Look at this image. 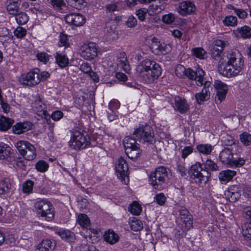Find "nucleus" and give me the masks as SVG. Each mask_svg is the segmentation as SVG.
<instances>
[{"mask_svg":"<svg viewBox=\"0 0 251 251\" xmlns=\"http://www.w3.org/2000/svg\"><path fill=\"white\" fill-rule=\"evenodd\" d=\"M204 72L202 69L198 68L195 71L190 68L184 70L185 75L190 79L195 80L196 83L198 86H202L203 84V75Z\"/></svg>","mask_w":251,"mask_h":251,"instance_id":"14","label":"nucleus"},{"mask_svg":"<svg viewBox=\"0 0 251 251\" xmlns=\"http://www.w3.org/2000/svg\"><path fill=\"white\" fill-rule=\"evenodd\" d=\"M21 0H8L6 6L7 10L11 15H15L18 13Z\"/></svg>","mask_w":251,"mask_h":251,"instance_id":"27","label":"nucleus"},{"mask_svg":"<svg viewBox=\"0 0 251 251\" xmlns=\"http://www.w3.org/2000/svg\"><path fill=\"white\" fill-rule=\"evenodd\" d=\"M116 27V24L114 22L110 23L106 25L107 37L109 40H114L118 38Z\"/></svg>","mask_w":251,"mask_h":251,"instance_id":"28","label":"nucleus"},{"mask_svg":"<svg viewBox=\"0 0 251 251\" xmlns=\"http://www.w3.org/2000/svg\"><path fill=\"white\" fill-rule=\"evenodd\" d=\"M226 57L227 61L226 64L220 65L218 70L224 76H235L238 75L243 68L244 61L238 52L228 53Z\"/></svg>","mask_w":251,"mask_h":251,"instance_id":"2","label":"nucleus"},{"mask_svg":"<svg viewBox=\"0 0 251 251\" xmlns=\"http://www.w3.org/2000/svg\"><path fill=\"white\" fill-rule=\"evenodd\" d=\"M193 54L200 59L204 58V55L206 54L205 50L201 48H196L193 49Z\"/></svg>","mask_w":251,"mask_h":251,"instance_id":"49","label":"nucleus"},{"mask_svg":"<svg viewBox=\"0 0 251 251\" xmlns=\"http://www.w3.org/2000/svg\"><path fill=\"white\" fill-rule=\"evenodd\" d=\"M55 247L54 242L49 239L44 240L36 247V251H52Z\"/></svg>","mask_w":251,"mask_h":251,"instance_id":"23","label":"nucleus"},{"mask_svg":"<svg viewBox=\"0 0 251 251\" xmlns=\"http://www.w3.org/2000/svg\"><path fill=\"white\" fill-rule=\"evenodd\" d=\"M91 143L83 133L78 131L73 133V136L69 142L70 147L75 150L83 149L90 146Z\"/></svg>","mask_w":251,"mask_h":251,"instance_id":"11","label":"nucleus"},{"mask_svg":"<svg viewBox=\"0 0 251 251\" xmlns=\"http://www.w3.org/2000/svg\"><path fill=\"white\" fill-rule=\"evenodd\" d=\"M11 187V184L10 179L5 178L0 181V195L8 192Z\"/></svg>","mask_w":251,"mask_h":251,"instance_id":"32","label":"nucleus"},{"mask_svg":"<svg viewBox=\"0 0 251 251\" xmlns=\"http://www.w3.org/2000/svg\"><path fill=\"white\" fill-rule=\"evenodd\" d=\"M194 3L189 0L182 1L179 3L176 8L177 12L181 15L185 16L193 14L196 10Z\"/></svg>","mask_w":251,"mask_h":251,"instance_id":"17","label":"nucleus"},{"mask_svg":"<svg viewBox=\"0 0 251 251\" xmlns=\"http://www.w3.org/2000/svg\"><path fill=\"white\" fill-rule=\"evenodd\" d=\"M40 70L38 68L27 73L22 74L19 78V82L22 85L34 86L40 82Z\"/></svg>","mask_w":251,"mask_h":251,"instance_id":"10","label":"nucleus"},{"mask_svg":"<svg viewBox=\"0 0 251 251\" xmlns=\"http://www.w3.org/2000/svg\"><path fill=\"white\" fill-rule=\"evenodd\" d=\"M155 199L158 204L163 205L165 203L166 198L164 194L160 193L155 196Z\"/></svg>","mask_w":251,"mask_h":251,"instance_id":"56","label":"nucleus"},{"mask_svg":"<svg viewBox=\"0 0 251 251\" xmlns=\"http://www.w3.org/2000/svg\"><path fill=\"white\" fill-rule=\"evenodd\" d=\"M15 20L19 25H25L28 22L29 18L27 14L22 12L20 13H16L15 15Z\"/></svg>","mask_w":251,"mask_h":251,"instance_id":"37","label":"nucleus"},{"mask_svg":"<svg viewBox=\"0 0 251 251\" xmlns=\"http://www.w3.org/2000/svg\"><path fill=\"white\" fill-rule=\"evenodd\" d=\"M233 149L231 147L225 148L219 154L220 160L223 163L230 166H235L237 167L243 166L245 163L243 158L236 159L233 157Z\"/></svg>","mask_w":251,"mask_h":251,"instance_id":"6","label":"nucleus"},{"mask_svg":"<svg viewBox=\"0 0 251 251\" xmlns=\"http://www.w3.org/2000/svg\"><path fill=\"white\" fill-rule=\"evenodd\" d=\"M50 3L54 6L60 9L63 6H65L66 4L63 0H50Z\"/></svg>","mask_w":251,"mask_h":251,"instance_id":"58","label":"nucleus"},{"mask_svg":"<svg viewBox=\"0 0 251 251\" xmlns=\"http://www.w3.org/2000/svg\"><path fill=\"white\" fill-rule=\"evenodd\" d=\"M105 10L108 13H111L118 10V2H111L107 4L105 7Z\"/></svg>","mask_w":251,"mask_h":251,"instance_id":"51","label":"nucleus"},{"mask_svg":"<svg viewBox=\"0 0 251 251\" xmlns=\"http://www.w3.org/2000/svg\"><path fill=\"white\" fill-rule=\"evenodd\" d=\"M130 227L135 231L140 230L143 227V225L141 221L136 218H133L130 222Z\"/></svg>","mask_w":251,"mask_h":251,"instance_id":"39","label":"nucleus"},{"mask_svg":"<svg viewBox=\"0 0 251 251\" xmlns=\"http://www.w3.org/2000/svg\"><path fill=\"white\" fill-rule=\"evenodd\" d=\"M26 29L21 26H18L14 31V35L18 38H22L26 34Z\"/></svg>","mask_w":251,"mask_h":251,"instance_id":"47","label":"nucleus"},{"mask_svg":"<svg viewBox=\"0 0 251 251\" xmlns=\"http://www.w3.org/2000/svg\"><path fill=\"white\" fill-rule=\"evenodd\" d=\"M77 222L83 228H88L90 226V220L87 215L85 214H80L78 216Z\"/></svg>","mask_w":251,"mask_h":251,"instance_id":"34","label":"nucleus"},{"mask_svg":"<svg viewBox=\"0 0 251 251\" xmlns=\"http://www.w3.org/2000/svg\"><path fill=\"white\" fill-rule=\"evenodd\" d=\"M116 171L118 177L123 184H127L129 182L128 167L126 161L123 157H120L115 166Z\"/></svg>","mask_w":251,"mask_h":251,"instance_id":"12","label":"nucleus"},{"mask_svg":"<svg viewBox=\"0 0 251 251\" xmlns=\"http://www.w3.org/2000/svg\"><path fill=\"white\" fill-rule=\"evenodd\" d=\"M242 234L246 240H251V223H246L242 226Z\"/></svg>","mask_w":251,"mask_h":251,"instance_id":"40","label":"nucleus"},{"mask_svg":"<svg viewBox=\"0 0 251 251\" xmlns=\"http://www.w3.org/2000/svg\"><path fill=\"white\" fill-rule=\"evenodd\" d=\"M50 3L54 6L60 9L63 6H65L66 4L63 0H50Z\"/></svg>","mask_w":251,"mask_h":251,"instance_id":"59","label":"nucleus"},{"mask_svg":"<svg viewBox=\"0 0 251 251\" xmlns=\"http://www.w3.org/2000/svg\"><path fill=\"white\" fill-rule=\"evenodd\" d=\"M224 25L226 26H234L237 25V18L233 16H226L223 20Z\"/></svg>","mask_w":251,"mask_h":251,"instance_id":"42","label":"nucleus"},{"mask_svg":"<svg viewBox=\"0 0 251 251\" xmlns=\"http://www.w3.org/2000/svg\"><path fill=\"white\" fill-rule=\"evenodd\" d=\"M151 48L152 52L155 54L161 53L165 54L170 50V47L169 45L164 43H161L155 38L152 39Z\"/></svg>","mask_w":251,"mask_h":251,"instance_id":"20","label":"nucleus"},{"mask_svg":"<svg viewBox=\"0 0 251 251\" xmlns=\"http://www.w3.org/2000/svg\"><path fill=\"white\" fill-rule=\"evenodd\" d=\"M55 57L56 63L61 68H65L68 65L69 59L65 55L56 52Z\"/></svg>","mask_w":251,"mask_h":251,"instance_id":"31","label":"nucleus"},{"mask_svg":"<svg viewBox=\"0 0 251 251\" xmlns=\"http://www.w3.org/2000/svg\"><path fill=\"white\" fill-rule=\"evenodd\" d=\"M231 193H228V194H226L225 195L228 198L230 202H234L240 198L241 196L240 193V192Z\"/></svg>","mask_w":251,"mask_h":251,"instance_id":"50","label":"nucleus"},{"mask_svg":"<svg viewBox=\"0 0 251 251\" xmlns=\"http://www.w3.org/2000/svg\"><path fill=\"white\" fill-rule=\"evenodd\" d=\"M235 13L238 16L239 18L244 19L248 16V13L244 10L242 9H235Z\"/></svg>","mask_w":251,"mask_h":251,"instance_id":"61","label":"nucleus"},{"mask_svg":"<svg viewBox=\"0 0 251 251\" xmlns=\"http://www.w3.org/2000/svg\"><path fill=\"white\" fill-rule=\"evenodd\" d=\"M35 207L38 213L47 221H51L54 217V207L52 204L46 199L37 201L35 203Z\"/></svg>","mask_w":251,"mask_h":251,"instance_id":"5","label":"nucleus"},{"mask_svg":"<svg viewBox=\"0 0 251 251\" xmlns=\"http://www.w3.org/2000/svg\"><path fill=\"white\" fill-rule=\"evenodd\" d=\"M134 138L140 142L152 144L154 141V133L152 127L148 125L136 128L133 132Z\"/></svg>","mask_w":251,"mask_h":251,"instance_id":"7","label":"nucleus"},{"mask_svg":"<svg viewBox=\"0 0 251 251\" xmlns=\"http://www.w3.org/2000/svg\"><path fill=\"white\" fill-rule=\"evenodd\" d=\"M197 149L199 152L208 155L211 152L213 147L210 144H200L197 146Z\"/></svg>","mask_w":251,"mask_h":251,"instance_id":"36","label":"nucleus"},{"mask_svg":"<svg viewBox=\"0 0 251 251\" xmlns=\"http://www.w3.org/2000/svg\"><path fill=\"white\" fill-rule=\"evenodd\" d=\"M14 123V120L9 118H7L3 116H0V130L1 131H6L9 129L12 124Z\"/></svg>","mask_w":251,"mask_h":251,"instance_id":"29","label":"nucleus"},{"mask_svg":"<svg viewBox=\"0 0 251 251\" xmlns=\"http://www.w3.org/2000/svg\"><path fill=\"white\" fill-rule=\"evenodd\" d=\"M147 14V10L145 9H140L136 11V15L141 21H144Z\"/></svg>","mask_w":251,"mask_h":251,"instance_id":"62","label":"nucleus"},{"mask_svg":"<svg viewBox=\"0 0 251 251\" xmlns=\"http://www.w3.org/2000/svg\"><path fill=\"white\" fill-rule=\"evenodd\" d=\"M16 147L20 153L27 160H32L36 156V149L34 146L25 141L20 140L16 144Z\"/></svg>","mask_w":251,"mask_h":251,"instance_id":"9","label":"nucleus"},{"mask_svg":"<svg viewBox=\"0 0 251 251\" xmlns=\"http://www.w3.org/2000/svg\"><path fill=\"white\" fill-rule=\"evenodd\" d=\"M56 233H57L62 239L68 242H74L75 239V234L69 230L56 232Z\"/></svg>","mask_w":251,"mask_h":251,"instance_id":"30","label":"nucleus"},{"mask_svg":"<svg viewBox=\"0 0 251 251\" xmlns=\"http://www.w3.org/2000/svg\"><path fill=\"white\" fill-rule=\"evenodd\" d=\"M48 163L44 160H40L35 165L36 169L40 172H45L48 170Z\"/></svg>","mask_w":251,"mask_h":251,"instance_id":"44","label":"nucleus"},{"mask_svg":"<svg viewBox=\"0 0 251 251\" xmlns=\"http://www.w3.org/2000/svg\"><path fill=\"white\" fill-rule=\"evenodd\" d=\"M227 41L221 40H216L214 42L213 47L211 49V56L215 60H219L221 57V55L224 48L227 45Z\"/></svg>","mask_w":251,"mask_h":251,"instance_id":"19","label":"nucleus"},{"mask_svg":"<svg viewBox=\"0 0 251 251\" xmlns=\"http://www.w3.org/2000/svg\"><path fill=\"white\" fill-rule=\"evenodd\" d=\"M137 20L135 17L130 15L128 17L126 22V25L128 27H133L137 25Z\"/></svg>","mask_w":251,"mask_h":251,"instance_id":"55","label":"nucleus"},{"mask_svg":"<svg viewBox=\"0 0 251 251\" xmlns=\"http://www.w3.org/2000/svg\"><path fill=\"white\" fill-rule=\"evenodd\" d=\"M170 179L169 170L163 166L156 168L150 176V184L155 189L164 183H166Z\"/></svg>","mask_w":251,"mask_h":251,"instance_id":"4","label":"nucleus"},{"mask_svg":"<svg viewBox=\"0 0 251 251\" xmlns=\"http://www.w3.org/2000/svg\"><path fill=\"white\" fill-rule=\"evenodd\" d=\"M64 19L66 23L75 26H81L86 22L85 17L78 13H70Z\"/></svg>","mask_w":251,"mask_h":251,"instance_id":"16","label":"nucleus"},{"mask_svg":"<svg viewBox=\"0 0 251 251\" xmlns=\"http://www.w3.org/2000/svg\"><path fill=\"white\" fill-rule=\"evenodd\" d=\"M175 101V107L180 113H184L188 110L189 105L184 99L176 96Z\"/></svg>","mask_w":251,"mask_h":251,"instance_id":"24","label":"nucleus"},{"mask_svg":"<svg viewBox=\"0 0 251 251\" xmlns=\"http://www.w3.org/2000/svg\"><path fill=\"white\" fill-rule=\"evenodd\" d=\"M37 57L39 60L45 63L49 60V57L48 55L44 52L38 53L37 54Z\"/></svg>","mask_w":251,"mask_h":251,"instance_id":"64","label":"nucleus"},{"mask_svg":"<svg viewBox=\"0 0 251 251\" xmlns=\"http://www.w3.org/2000/svg\"><path fill=\"white\" fill-rule=\"evenodd\" d=\"M125 151L127 156L131 159L138 158L141 153L140 146L137 143L136 139L126 136L123 140Z\"/></svg>","mask_w":251,"mask_h":251,"instance_id":"8","label":"nucleus"},{"mask_svg":"<svg viewBox=\"0 0 251 251\" xmlns=\"http://www.w3.org/2000/svg\"><path fill=\"white\" fill-rule=\"evenodd\" d=\"M221 142L223 145L230 146V147H231V146L234 144L235 143L232 136L226 133H223L222 135Z\"/></svg>","mask_w":251,"mask_h":251,"instance_id":"38","label":"nucleus"},{"mask_svg":"<svg viewBox=\"0 0 251 251\" xmlns=\"http://www.w3.org/2000/svg\"><path fill=\"white\" fill-rule=\"evenodd\" d=\"M79 70L85 74H88L92 71V68L87 62L83 63L79 66Z\"/></svg>","mask_w":251,"mask_h":251,"instance_id":"54","label":"nucleus"},{"mask_svg":"<svg viewBox=\"0 0 251 251\" xmlns=\"http://www.w3.org/2000/svg\"><path fill=\"white\" fill-rule=\"evenodd\" d=\"M241 142L246 146H249L251 144V134L247 132H244L240 135Z\"/></svg>","mask_w":251,"mask_h":251,"instance_id":"46","label":"nucleus"},{"mask_svg":"<svg viewBox=\"0 0 251 251\" xmlns=\"http://www.w3.org/2000/svg\"><path fill=\"white\" fill-rule=\"evenodd\" d=\"M98 54V49L95 43H89L84 45L80 49V55L86 60L95 58Z\"/></svg>","mask_w":251,"mask_h":251,"instance_id":"13","label":"nucleus"},{"mask_svg":"<svg viewBox=\"0 0 251 251\" xmlns=\"http://www.w3.org/2000/svg\"><path fill=\"white\" fill-rule=\"evenodd\" d=\"M34 104L33 107L36 111L41 112L45 118L49 115L48 112L45 110V105L43 103L40 98L37 99Z\"/></svg>","mask_w":251,"mask_h":251,"instance_id":"33","label":"nucleus"},{"mask_svg":"<svg viewBox=\"0 0 251 251\" xmlns=\"http://www.w3.org/2000/svg\"><path fill=\"white\" fill-rule=\"evenodd\" d=\"M236 174L235 171L227 170L220 172L219 174V178L223 184H226L231 180Z\"/></svg>","mask_w":251,"mask_h":251,"instance_id":"25","label":"nucleus"},{"mask_svg":"<svg viewBox=\"0 0 251 251\" xmlns=\"http://www.w3.org/2000/svg\"><path fill=\"white\" fill-rule=\"evenodd\" d=\"M79 248V251H99L94 246L92 245L82 244Z\"/></svg>","mask_w":251,"mask_h":251,"instance_id":"53","label":"nucleus"},{"mask_svg":"<svg viewBox=\"0 0 251 251\" xmlns=\"http://www.w3.org/2000/svg\"><path fill=\"white\" fill-rule=\"evenodd\" d=\"M120 103L117 100H111L109 103V109L110 111H115V110L120 107Z\"/></svg>","mask_w":251,"mask_h":251,"instance_id":"57","label":"nucleus"},{"mask_svg":"<svg viewBox=\"0 0 251 251\" xmlns=\"http://www.w3.org/2000/svg\"><path fill=\"white\" fill-rule=\"evenodd\" d=\"M243 214L244 217L251 223V206H244L243 207Z\"/></svg>","mask_w":251,"mask_h":251,"instance_id":"48","label":"nucleus"},{"mask_svg":"<svg viewBox=\"0 0 251 251\" xmlns=\"http://www.w3.org/2000/svg\"><path fill=\"white\" fill-rule=\"evenodd\" d=\"M32 124L30 122L19 123L12 127V130L14 133L20 134L30 130Z\"/></svg>","mask_w":251,"mask_h":251,"instance_id":"22","label":"nucleus"},{"mask_svg":"<svg viewBox=\"0 0 251 251\" xmlns=\"http://www.w3.org/2000/svg\"><path fill=\"white\" fill-rule=\"evenodd\" d=\"M136 71L147 83H151L161 75V68L154 61L145 59L137 66Z\"/></svg>","mask_w":251,"mask_h":251,"instance_id":"3","label":"nucleus"},{"mask_svg":"<svg viewBox=\"0 0 251 251\" xmlns=\"http://www.w3.org/2000/svg\"><path fill=\"white\" fill-rule=\"evenodd\" d=\"M129 211L135 215H139L142 211V207L137 202L134 201L129 207Z\"/></svg>","mask_w":251,"mask_h":251,"instance_id":"41","label":"nucleus"},{"mask_svg":"<svg viewBox=\"0 0 251 251\" xmlns=\"http://www.w3.org/2000/svg\"><path fill=\"white\" fill-rule=\"evenodd\" d=\"M239 33L244 38H251V27L245 25L238 28Z\"/></svg>","mask_w":251,"mask_h":251,"instance_id":"43","label":"nucleus"},{"mask_svg":"<svg viewBox=\"0 0 251 251\" xmlns=\"http://www.w3.org/2000/svg\"><path fill=\"white\" fill-rule=\"evenodd\" d=\"M88 205V202L87 199L83 198L81 200L78 201V206L81 209L87 208Z\"/></svg>","mask_w":251,"mask_h":251,"instance_id":"63","label":"nucleus"},{"mask_svg":"<svg viewBox=\"0 0 251 251\" xmlns=\"http://www.w3.org/2000/svg\"><path fill=\"white\" fill-rule=\"evenodd\" d=\"M63 113L59 110L53 112L51 115V118L54 121H58L62 118Z\"/></svg>","mask_w":251,"mask_h":251,"instance_id":"60","label":"nucleus"},{"mask_svg":"<svg viewBox=\"0 0 251 251\" xmlns=\"http://www.w3.org/2000/svg\"><path fill=\"white\" fill-rule=\"evenodd\" d=\"M179 215L185 224V230H188L193 226L192 216L189 211L184 207H181L179 210Z\"/></svg>","mask_w":251,"mask_h":251,"instance_id":"21","label":"nucleus"},{"mask_svg":"<svg viewBox=\"0 0 251 251\" xmlns=\"http://www.w3.org/2000/svg\"><path fill=\"white\" fill-rule=\"evenodd\" d=\"M214 87L217 91L215 101L216 103H220L226 98L227 92V85L221 81L216 80Z\"/></svg>","mask_w":251,"mask_h":251,"instance_id":"15","label":"nucleus"},{"mask_svg":"<svg viewBox=\"0 0 251 251\" xmlns=\"http://www.w3.org/2000/svg\"><path fill=\"white\" fill-rule=\"evenodd\" d=\"M11 152V148L3 143L0 144V159H4L8 157Z\"/></svg>","mask_w":251,"mask_h":251,"instance_id":"35","label":"nucleus"},{"mask_svg":"<svg viewBox=\"0 0 251 251\" xmlns=\"http://www.w3.org/2000/svg\"><path fill=\"white\" fill-rule=\"evenodd\" d=\"M34 183L31 180H27L23 184V192L25 193H30L33 189Z\"/></svg>","mask_w":251,"mask_h":251,"instance_id":"45","label":"nucleus"},{"mask_svg":"<svg viewBox=\"0 0 251 251\" xmlns=\"http://www.w3.org/2000/svg\"><path fill=\"white\" fill-rule=\"evenodd\" d=\"M175 15L172 13L164 15L162 17V21L167 24H172L175 21Z\"/></svg>","mask_w":251,"mask_h":251,"instance_id":"52","label":"nucleus"},{"mask_svg":"<svg viewBox=\"0 0 251 251\" xmlns=\"http://www.w3.org/2000/svg\"><path fill=\"white\" fill-rule=\"evenodd\" d=\"M104 240L109 244L113 245L118 242L119 236L113 230L106 231L103 236Z\"/></svg>","mask_w":251,"mask_h":251,"instance_id":"26","label":"nucleus"},{"mask_svg":"<svg viewBox=\"0 0 251 251\" xmlns=\"http://www.w3.org/2000/svg\"><path fill=\"white\" fill-rule=\"evenodd\" d=\"M219 170L217 164L211 159H207L202 165L197 163L191 167L189 174L191 178L198 184H205L211 176L209 171H216Z\"/></svg>","mask_w":251,"mask_h":251,"instance_id":"1","label":"nucleus"},{"mask_svg":"<svg viewBox=\"0 0 251 251\" xmlns=\"http://www.w3.org/2000/svg\"><path fill=\"white\" fill-rule=\"evenodd\" d=\"M203 87L201 92L195 94V99L197 103L199 104H202L204 101L207 100L210 96V81H204L203 82Z\"/></svg>","mask_w":251,"mask_h":251,"instance_id":"18","label":"nucleus"}]
</instances>
